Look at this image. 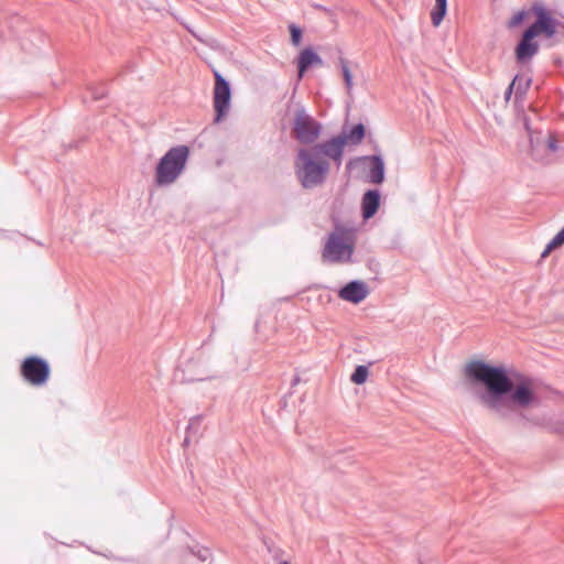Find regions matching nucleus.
I'll list each match as a JSON object with an SVG mask.
<instances>
[{"label":"nucleus","mask_w":564,"mask_h":564,"mask_svg":"<svg viewBox=\"0 0 564 564\" xmlns=\"http://www.w3.org/2000/svg\"><path fill=\"white\" fill-rule=\"evenodd\" d=\"M465 373L485 387V391L479 394V400L491 413L509 422L527 420L521 410L536 400L535 393L527 381L514 386L502 367L484 361L469 362Z\"/></svg>","instance_id":"obj_1"},{"label":"nucleus","mask_w":564,"mask_h":564,"mask_svg":"<svg viewBox=\"0 0 564 564\" xmlns=\"http://www.w3.org/2000/svg\"><path fill=\"white\" fill-rule=\"evenodd\" d=\"M333 152L325 142H318L307 148L299 149L294 159L295 176L305 189L322 186L327 181Z\"/></svg>","instance_id":"obj_2"},{"label":"nucleus","mask_w":564,"mask_h":564,"mask_svg":"<svg viewBox=\"0 0 564 564\" xmlns=\"http://www.w3.org/2000/svg\"><path fill=\"white\" fill-rule=\"evenodd\" d=\"M532 13L535 21L522 33L516 48L514 56L519 64H528L539 53L540 45L534 40L540 34L546 39L553 37L557 32L558 21L542 2L532 3Z\"/></svg>","instance_id":"obj_3"},{"label":"nucleus","mask_w":564,"mask_h":564,"mask_svg":"<svg viewBox=\"0 0 564 564\" xmlns=\"http://www.w3.org/2000/svg\"><path fill=\"white\" fill-rule=\"evenodd\" d=\"M354 249V230L341 225H336L324 245L322 259L324 262L347 263L351 261Z\"/></svg>","instance_id":"obj_4"},{"label":"nucleus","mask_w":564,"mask_h":564,"mask_svg":"<svg viewBox=\"0 0 564 564\" xmlns=\"http://www.w3.org/2000/svg\"><path fill=\"white\" fill-rule=\"evenodd\" d=\"M188 156L189 149L186 145H176L167 150L155 167V184L160 187L174 184L184 172Z\"/></svg>","instance_id":"obj_5"},{"label":"nucleus","mask_w":564,"mask_h":564,"mask_svg":"<svg viewBox=\"0 0 564 564\" xmlns=\"http://www.w3.org/2000/svg\"><path fill=\"white\" fill-rule=\"evenodd\" d=\"M365 126L362 123H358L349 131L344 130L338 135L324 141L328 147V150L333 152V162L336 164L337 169H339L341 165L345 145L347 143L351 145L360 144L365 138Z\"/></svg>","instance_id":"obj_6"},{"label":"nucleus","mask_w":564,"mask_h":564,"mask_svg":"<svg viewBox=\"0 0 564 564\" xmlns=\"http://www.w3.org/2000/svg\"><path fill=\"white\" fill-rule=\"evenodd\" d=\"M293 135L302 144H315L322 132V124L310 116L304 108L295 112Z\"/></svg>","instance_id":"obj_7"},{"label":"nucleus","mask_w":564,"mask_h":564,"mask_svg":"<svg viewBox=\"0 0 564 564\" xmlns=\"http://www.w3.org/2000/svg\"><path fill=\"white\" fill-rule=\"evenodd\" d=\"M48 362L37 356L26 357L21 365V375L26 382L40 387L46 383L50 377Z\"/></svg>","instance_id":"obj_8"},{"label":"nucleus","mask_w":564,"mask_h":564,"mask_svg":"<svg viewBox=\"0 0 564 564\" xmlns=\"http://www.w3.org/2000/svg\"><path fill=\"white\" fill-rule=\"evenodd\" d=\"M214 108L216 112L215 121L219 122L225 118L230 109L231 89L230 84L221 74L214 70Z\"/></svg>","instance_id":"obj_9"},{"label":"nucleus","mask_w":564,"mask_h":564,"mask_svg":"<svg viewBox=\"0 0 564 564\" xmlns=\"http://www.w3.org/2000/svg\"><path fill=\"white\" fill-rule=\"evenodd\" d=\"M358 163H369L368 181L372 184H381L384 181V161L380 154L364 155L348 161L346 169L349 171Z\"/></svg>","instance_id":"obj_10"},{"label":"nucleus","mask_w":564,"mask_h":564,"mask_svg":"<svg viewBox=\"0 0 564 564\" xmlns=\"http://www.w3.org/2000/svg\"><path fill=\"white\" fill-rule=\"evenodd\" d=\"M369 294L367 284L359 280L348 282L338 291V296L347 302L358 304Z\"/></svg>","instance_id":"obj_11"},{"label":"nucleus","mask_w":564,"mask_h":564,"mask_svg":"<svg viewBox=\"0 0 564 564\" xmlns=\"http://www.w3.org/2000/svg\"><path fill=\"white\" fill-rule=\"evenodd\" d=\"M312 66H323V59L311 47L304 48L297 57V78L301 80L306 70Z\"/></svg>","instance_id":"obj_12"},{"label":"nucleus","mask_w":564,"mask_h":564,"mask_svg":"<svg viewBox=\"0 0 564 564\" xmlns=\"http://www.w3.org/2000/svg\"><path fill=\"white\" fill-rule=\"evenodd\" d=\"M381 195L378 189H368L361 199V214L365 219L372 218L380 206Z\"/></svg>","instance_id":"obj_13"},{"label":"nucleus","mask_w":564,"mask_h":564,"mask_svg":"<svg viewBox=\"0 0 564 564\" xmlns=\"http://www.w3.org/2000/svg\"><path fill=\"white\" fill-rule=\"evenodd\" d=\"M447 12V0H435V6L431 11V21L434 26H438Z\"/></svg>","instance_id":"obj_14"},{"label":"nucleus","mask_w":564,"mask_h":564,"mask_svg":"<svg viewBox=\"0 0 564 564\" xmlns=\"http://www.w3.org/2000/svg\"><path fill=\"white\" fill-rule=\"evenodd\" d=\"M519 79L514 86V94L517 98H522L530 88L532 79L530 77L517 75L513 80Z\"/></svg>","instance_id":"obj_15"},{"label":"nucleus","mask_w":564,"mask_h":564,"mask_svg":"<svg viewBox=\"0 0 564 564\" xmlns=\"http://www.w3.org/2000/svg\"><path fill=\"white\" fill-rule=\"evenodd\" d=\"M564 245V227L553 237V239L546 245L541 257H547L554 249Z\"/></svg>","instance_id":"obj_16"},{"label":"nucleus","mask_w":564,"mask_h":564,"mask_svg":"<svg viewBox=\"0 0 564 564\" xmlns=\"http://www.w3.org/2000/svg\"><path fill=\"white\" fill-rule=\"evenodd\" d=\"M532 13V7L529 10H520L508 22V28L513 29L520 25Z\"/></svg>","instance_id":"obj_17"},{"label":"nucleus","mask_w":564,"mask_h":564,"mask_svg":"<svg viewBox=\"0 0 564 564\" xmlns=\"http://www.w3.org/2000/svg\"><path fill=\"white\" fill-rule=\"evenodd\" d=\"M368 368L366 366H357L350 377L351 381L356 384H362L368 378Z\"/></svg>","instance_id":"obj_18"},{"label":"nucleus","mask_w":564,"mask_h":564,"mask_svg":"<svg viewBox=\"0 0 564 564\" xmlns=\"http://www.w3.org/2000/svg\"><path fill=\"white\" fill-rule=\"evenodd\" d=\"M339 62H340L341 73H343L346 88L348 91H350L352 88V75L349 70L347 61L345 58H340Z\"/></svg>","instance_id":"obj_19"},{"label":"nucleus","mask_w":564,"mask_h":564,"mask_svg":"<svg viewBox=\"0 0 564 564\" xmlns=\"http://www.w3.org/2000/svg\"><path fill=\"white\" fill-rule=\"evenodd\" d=\"M200 422H202L200 415L194 416L189 420V423L187 426V432H186V437L184 440L185 444H187L189 442V434L192 433V431H195V432L198 431Z\"/></svg>","instance_id":"obj_20"},{"label":"nucleus","mask_w":564,"mask_h":564,"mask_svg":"<svg viewBox=\"0 0 564 564\" xmlns=\"http://www.w3.org/2000/svg\"><path fill=\"white\" fill-rule=\"evenodd\" d=\"M289 29L292 44L299 46L302 40V30L295 24H290Z\"/></svg>","instance_id":"obj_21"},{"label":"nucleus","mask_w":564,"mask_h":564,"mask_svg":"<svg viewBox=\"0 0 564 564\" xmlns=\"http://www.w3.org/2000/svg\"><path fill=\"white\" fill-rule=\"evenodd\" d=\"M191 554L196 556L199 562H206L209 558L210 552L206 547H200L196 552L192 551Z\"/></svg>","instance_id":"obj_22"},{"label":"nucleus","mask_w":564,"mask_h":564,"mask_svg":"<svg viewBox=\"0 0 564 564\" xmlns=\"http://www.w3.org/2000/svg\"><path fill=\"white\" fill-rule=\"evenodd\" d=\"M272 552V557L276 562V564H290L288 560H282L281 554L283 553L280 549L270 550Z\"/></svg>","instance_id":"obj_23"},{"label":"nucleus","mask_w":564,"mask_h":564,"mask_svg":"<svg viewBox=\"0 0 564 564\" xmlns=\"http://www.w3.org/2000/svg\"><path fill=\"white\" fill-rule=\"evenodd\" d=\"M91 95L94 99L99 100L106 96V90L104 88H95L91 90Z\"/></svg>","instance_id":"obj_24"},{"label":"nucleus","mask_w":564,"mask_h":564,"mask_svg":"<svg viewBox=\"0 0 564 564\" xmlns=\"http://www.w3.org/2000/svg\"><path fill=\"white\" fill-rule=\"evenodd\" d=\"M519 82V79L517 80H512L511 84L509 85V87L507 88L506 93H505V99L508 101L512 95V93L514 91V86L516 84Z\"/></svg>","instance_id":"obj_25"},{"label":"nucleus","mask_w":564,"mask_h":564,"mask_svg":"<svg viewBox=\"0 0 564 564\" xmlns=\"http://www.w3.org/2000/svg\"><path fill=\"white\" fill-rule=\"evenodd\" d=\"M547 148L550 151L555 152L558 149L557 141L554 137H550L547 140Z\"/></svg>","instance_id":"obj_26"},{"label":"nucleus","mask_w":564,"mask_h":564,"mask_svg":"<svg viewBox=\"0 0 564 564\" xmlns=\"http://www.w3.org/2000/svg\"><path fill=\"white\" fill-rule=\"evenodd\" d=\"M524 127L525 129L529 131L530 130V127H529V121L528 119H524Z\"/></svg>","instance_id":"obj_27"},{"label":"nucleus","mask_w":564,"mask_h":564,"mask_svg":"<svg viewBox=\"0 0 564 564\" xmlns=\"http://www.w3.org/2000/svg\"><path fill=\"white\" fill-rule=\"evenodd\" d=\"M193 36H194L196 40H199V36H198L196 33H193Z\"/></svg>","instance_id":"obj_28"},{"label":"nucleus","mask_w":564,"mask_h":564,"mask_svg":"<svg viewBox=\"0 0 564 564\" xmlns=\"http://www.w3.org/2000/svg\"><path fill=\"white\" fill-rule=\"evenodd\" d=\"M193 36H194L196 40H199V36H198L196 33H193Z\"/></svg>","instance_id":"obj_29"},{"label":"nucleus","mask_w":564,"mask_h":564,"mask_svg":"<svg viewBox=\"0 0 564 564\" xmlns=\"http://www.w3.org/2000/svg\"><path fill=\"white\" fill-rule=\"evenodd\" d=\"M193 36H194L196 40H199V36H198L196 33H193Z\"/></svg>","instance_id":"obj_30"},{"label":"nucleus","mask_w":564,"mask_h":564,"mask_svg":"<svg viewBox=\"0 0 564 564\" xmlns=\"http://www.w3.org/2000/svg\"><path fill=\"white\" fill-rule=\"evenodd\" d=\"M193 36H194L196 40H199V36H198L196 33H193Z\"/></svg>","instance_id":"obj_31"}]
</instances>
